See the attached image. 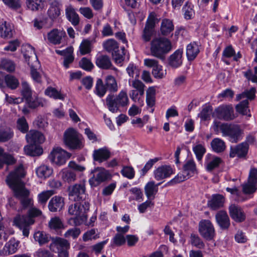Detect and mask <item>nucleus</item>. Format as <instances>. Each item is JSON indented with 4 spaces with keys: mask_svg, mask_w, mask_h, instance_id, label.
Instances as JSON below:
<instances>
[{
    "mask_svg": "<svg viewBox=\"0 0 257 257\" xmlns=\"http://www.w3.org/2000/svg\"><path fill=\"white\" fill-rule=\"evenodd\" d=\"M183 169L189 177L198 173L196 163L193 159L187 160L183 165Z\"/></svg>",
    "mask_w": 257,
    "mask_h": 257,
    "instance_id": "nucleus-38",
    "label": "nucleus"
},
{
    "mask_svg": "<svg viewBox=\"0 0 257 257\" xmlns=\"http://www.w3.org/2000/svg\"><path fill=\"white\" fill-rule=\"evenodd\" d=\"M160 183L156 185L154 181L148 182L145 187V194L149 199H153L158 191V186Z\"/></svg>",
    "mask_w": 257,
    "mask_h": 257,
    "instance_id": "nucleus-37",
    "label": "nucleus"
},
{
    "mask_svg": "<svg viewBox=\"0 0 257 257\" xmlns=\"http://www.w3.org/2000/svg\"><path fill=\"white\" fill-rule=\"evenodd\" d=\"M104 84L108 91L112 93H115L118 91V86L114 77L112 75H107L104 79Z\"/></svg>",
    "mask_w": 257,
    "mask_h": 257,
    "instance_id": "nucleus-36",
    "label": "nucleus"
},
{
    "mask_svg": "<svg viewBox=\"0 0 257 257\" xmlns=\"http://www.w3.org/2000/svg\"><path fill=\"white\" fill-rule=\"evenodd\" d=\"M19 242L15 239H10L4 246L3 249V254L4 255H9L15 253L19 245Z\"/></svg>",
    "mask_w": 257,
    "mask_h": 257,
    "instance_id": "nucleus-31",
    "label": "nucleus"
},
{
    "mask_svg": "<svg viewBox=\"0 0 257 257\" xmlns=\"http://www.w3.org/2000/svg\"><path fill=\"white\" fill-rule=\"evenodd\" d=\"M62 179L66 182L71 183L75 181L76 175L75 172L69 169H64L59 173Z\"/></svg>",
    "mask_w": 257,
    "mask_h": 257,
    "instance_id": "nucleus-40",
    "label": "nucleus"
},
{
    "mask_svg": "<svg viewBox=\"0 0 257 257\" xmlns=\"http://www.w3.org/2000/svg\"><path fill=\"white\" fill-rule=\"evenodd\" d=\"M255 92V88L251 87L250 89L246 90L241 93L236 95V99L237 101H239L245 98H247L236 105L235 108L238 113L243 115H247L248 117L251 116L250 110L248 109V100H252L254 99Z\"/></svg>",
    "mask_w": 257,
    "mask_h": 257,
    "instance_id": "nucleus-4",
    "label": "nucleus"
},
{
    "mask_svg": "<svg viewBox=\"0 0 257 257\" xmlns=\"http://www.w3.org/2000/svg\"><path fill=\"white\" fill-rule=\"evenodd\" d=\"M53 237L44 231H38L34 234V238L40 246H43L51 241Z\"/></svg>",
    "mask_w": 257,
    "mask_h": 257,
    "instance_id": "nucleus-33",
    "label": "nucleus"
},
{
    "mask_svg": "<svg viewBox=\"0 0 257 257\" xmlns=\"http://www.w3.org/2000/svg\"><path fill=\"white\" fill-rule=\"evenodd\" d=\"M45 94L47 96L55 99L64 100L65 97L64 94L61 93L60 91L52 87H48L45 90Z\"/></svg>",
    "mask_w": 257,
    "mask_h": 257,
    "instance_id": "nucleus-46",
    "label": "nucleus"
},
{
    "mask_svg": "<svg viewBox=\"0 0 257 257\" xmlns=\"http://www.w3.org/2000/svg\"><path fill=\"white\" fill-rule=\"evenodd\" d=\"M34 222V220L28 215H18L14 218L13 221L14 224L20 229L24 226H30Z\"/></svg>",
    "mask_w": 257,
    "mask_h": 257,
    "instance_id": "nucleus-26",
    "label": "nucleus"
},
{
    "mask_svg": "<svg viewBox=\"0 0 257 257\" xmlns=\"http://www.w3.org/2000/svg\"><path fill=\"white\" fill-rule=\"evenodd\" d=\"M174 29L173 22L168 19L162 20L160 26L161 34L164 36L169 35Z\"/></svg>",
    "mask_w": 257,
    "mask_h": 257,
    "instance_id": "nucleus-32",
    "label": "nucleus"
},
{
    "mask_svg": "<svg viewBox=\"0 0 257 257\" xmlns=\"http://www.w3.org/2000/svg\"><path fill=\"white\" fill-rule=\"evenodd\" d=\"M199 45L195 42L188 44L186 48V55L189 61L193 60L199 52Z\"/></svg>",
    "mask_w": 257,
    "mask_h": 257,
    "instance_id": "nucleus-35",
    "label": "nucleus"
},
{
    "mask_svg": "<svg viewBox=\"0 0 257 257\" xmlns=\"http://www.w3.org/2000/svg\"><path fill=\"white\" fill-rule=\"evenodd\" d=\"M193 151L196 155L197 160L201 161L203 156L206 152L205 147L201 144H198L193 147Z\"/></svg>",
    "mask_w": 257,
    "mask_h": 257,
    "instance_id": "nucleus-57",
    "label": "nucleus"
},
{
    "mask_svg": "<svg viewBox=\"0 0 257 257\" xmlns=\"http://www.w3.org/2000/svg\"><path fill=\"white\" fill-rule=\"evenodd\" d=\"M109 175L108 172L103 168L97 167L92 170L89 180L91 186H96L107 179Z\"/></svg>",
    "mask_w": 257,
    "mask_h": 257,
    "instance_id": "nucleus-10",
    "label": "nucleus"
},
{
    "mask_svg": "<svg viewBox=\"0 0 257 257\" xmlns=\"http://www.w3.org/2000/svg\"><path fill=\"white\" fill-rule=\"evenodd\" d=\"M25 175L24 167L22 165H20L10 173L6 181L9 186L13 191L14 196L20 200L24 208H27L31 205L32 200L29 197L30 192L25 188V184L22 181V178Z\"/></svg>",
    "mask_w": 257,
    "mask_h": 257,
    "instance_id": "nucleus-1",
    "label": "nucleus"
},
{
    "mask_svg": "<svg viewBox=\"0 0 257 257\" xmlns=\"http://www.w3.org/2000/svg\"><path fill=\"white\" fill-rule=\"evenodd\" d=\"M64 141L65 145L71 149H80L83 147L82 136L73 128L65 132Z\"/></svg>",
    "mask_w": 257,
    "mask_h": 257,
    "instance_id": "nucleus-5",
    "label": "nucleus"
},
{
    "mask_svg": "<svg viewBox=\"0 0 257 257\" xmlns=\"http://www.w3.org/2000/svg\"><path fill=\"white\" fill-rule=\"evenodd\" d=\"M26 138L28 143L33 145L42 144L45 141L44 135L37 131H30L26 135Z\"/></svg>",
    "mask_w": 257,
    "mask_h": 257,
    "instance_id": "nucleus-25",
    "label": "nucleus"
},
{
    "mask_svg": "<svg viewBox=\"0 0 257 257\" xmlns=\"http://www.w3.org/2000/svg\"><path fill=\"white\" fill-rule=\"evenodd\" d=\"M44 0H27L28 8L33 11H38L43 7Z\"/></svg>",
    "mask_w": 257,
    "mask_h": 257,
    "instance_id": "nucleus-56",
    "label": "nucleus"
},
{
    "mask_svg": "<svg viewBox=\"0 0 257 257\" xmlns=\"http://www.w3.org/2000/svg\"><path fill=\"white\" fill-rule=\"evenodd\" d=\"M95 64L99 68L108 69L112 65L109 57L105 55H97L95 58Z\"/></svg>",
    "mask_w": 257,
    "mask_h": 257,
    "instance_id": "nucleus-30",
    "label": "nucleus"
},
{
    "mask_svg": "<svg viewBox=\"0 0 257 257\" xmlns=\"http://www.w3.org/2000/svg\"><path fill=\"white\" fill-rule=\"evenodd\" d=\"M1 68L7 71L12 72L15 69V65L12 61L7 59H3L1 62Z\"/></svg>",
    "mask_w": 257,
    "mask_h": 257,
    "instance_id": "nucleus-60",
    "label": "nucleus"
},
{
    "mask_svg": "<svg viewBox=\"0 0 257 257\" xmlns=\"http://www.w3.org/2000/svg\"><path fill=\"white\" fill-rule=\"evenodd\" d=\"M28 106L31 108H36L39 106H43L45 101L41 98L37 96H32L26 100Z\"/></svg>",
    "mask_w": 257,
    "mask_h": 257,
    "instance_id": "nucleus-49",
    "label": "nucleus"
},
{
    "mask_svg": "<svg viewBox=\"0 0 257 257\" xmlns=\"http://www.w3.org/2000/svg\"><path fill=\"white\" fill-rule=\"evenodd\" d=\"M16 160L11 154L5 153L4 150L0 147V169L3 168L4 164L12 165L16 163Z\"/></svg>",
    "mask_w": 257,
    "mask_h": 257,
    "instance_id": "nucleus-39",
    "label": "nucleus"
},
{
    "mask_svg": "<svg viewBox=\"0 0 257 257\" xmlns=\"http://www.w3.org/2000/svg\"><path fill=\"white\" fill-rule=\"evenodd\" d=\"M223 136H228L229 141L236 143L242 138L243 131L238 125H231L223 123L219 126Z\"/></svg>",
    "mask_w": 257,
    "mask_h": 257,
    "instance_id": "nucleus-6",
    "label": "nucleus"
},
{
    "mask_svg": "<svg viewBox=\"0 0 257 257\" xmlns=\"http://www.w3.org/2000/svg\"><path fill=\"white\" fill-rule=\"evenodd\" d=\"M99 232L97 229L92 228L85 232L82 236L84 241H87L92 239H96L99 237Z\"/></svg>",
    "mask_w": 257,
    "mask_h": 257,
    "instance_id": "nucleus-54",
    "label": "nucleus"
},
{
    "mask_svg": "<svg viewBox=\"0 0 257 257\" xmlns=\"http://www.w3.org/2000/svg\"><path fill=\"white\" fill-rule=\"evenodd\" d=\"M156 18L154 15H150L146 21L141 35L142 41L145 43L150 42L155 35Z\"/></svg>",
    "mask_w": 257,
    "mask_h": 257,
    "instance_id": "nucleus-8",
    "label": "nucleus"
},
{
    "mask_svg": "<svg viewBox=\"0 0 257 257\" xmlns=\"http://www.w3.org/2000/svg\"><path fill=\"white\" fill-rule=\"evenodd\" d=\"M85 182L82 181L69 188V199L74 201H80L86 197Z\"/></svg>",
    "mask_w": 257,
    "mask_h": 257,
    "instance_id": "nucleus-7",
    "label": "nucleus"
},
{
    "mask_svg": "<svg viewBox=\"0 0 257 257\" xmlns=\"http://www.w3.org/2000/svg\"><path fill=\"white\" fill-rule=\"evenodd\" d=\"M104 49L108 52H115L118 49V44L116 41L113 39H109L103 44Z\"/></svg>",
    "mask_w": 257,
    "mask_h": 257,
    "instance_id": "nucleus-52",
    "label": "nucleus"
},
{
    "mask_svg": "<svg viewBox=\"0 0 257 257\" xmlns=\"http://www.w3.org/2000/svg\"><path fill=\"white\" fill-rule=\"evenodd\" d=\"M199 232L201 235L207 240H211L215 235L214 226L209 220H202L200 221Z\"/></svg>",
    "mask_w": 257,
    "mask_h": 257,
    "instance_id": "nucleus-12",
    "label": "nucleus"
},
{
    "mask_svg": "<svg viewBox=\"0 0 257 257\" xmlns=\"http://www.w3.org/2000/svg\"><path fill=\"white\" fill-rule=\"evenodd\" d=\"M216 222L220 228L222 229H227L230 225V219L225 211L220 210L215 215Z\"/></svg>",
    "mask_w": 257,
    "mask_h": 257,
    "instance_id": "nucleus-21",
    "label": "nucleus"
},
{
    "mask_svg": "<svg viewBox=\"0 0 257 257\" xmlns=\"http://www.w3.org/2000/svg\"><path fill=\"white\" fill-rule=\"evenodd\" d=\"M191 244L199 249L204 248L205 244L201 239L197 235L192 234L190 236Z\"/></svg>",
    "mask_w": 257,
    "mask_h": 257,
    "instance_id": "nucleus-64",
    "label": "nucleus"
},
{
    "mask_svg": "<svg viewBox=\"0 0 257 257\" xmlns=\"http://www.w3.org/2000/svg\"><path fill=\"white\" fill-rule=\"evenodd\" d=\"M230 216L236 222H242L245 220L246 215L242 209L235 204H231L229 207Z\"/></svg>",
    "mask_w": 257,
    "mask_h": 257,
    "instance_id": "nucleus-18",
    "label": "nucleus"
},
{
    "mask_svg": "<svg viewBox=\"0 0 257 257\" xmlns=\"http://www.w3.org/2000/svg\"><path fill=\"white\" fill-rule=\"evenodd\" d=\"M156 89L153 87H150L146 92V102L148 106L152 107L154 106L156 100Z\"/></svg>",
    "mask_w": 257,
    "mask_h": 257,
    "instance_id": "nucleus-50",
    "label": "nucleus"
},
{
    "mask_svg": "<svg viewBox=\"0 0 257 257\" xmlns=\"http://www.w3.org/2000/svg\"><path fill=\"white\" fill-rule=\"evenodd\" d=\"M110 152L105 148L95 150L94 151L93 153L94 160L99 163H101L107 160L110 158Z\"/></svg>",
    "mask_w": 257,
    "mask_h": 257,
    "instance_id": "nucleus-29",
    "label": "nucleus"
},
{
    "mask_svg": "<svg viewBox=\"0 0 257 257\" xmlns=\"http://www.w3.org/2000/svg\"><path fill=\"white\" fill-rule=\"evenodd\" d=\"M50 7L47 11V15L49 18L54 21L60 15L61 4L60 1H53L49 2Z\"/></svg>",
    "mask_w": 257,
    "mask_h": 257,
    "instance_id": "nucleus-24",
    "label": "nucleus"
},
{
    "mask_svg": "<svg viewBox=\"0 0 257 257\" xmlns=\"http://www.w3.org/2000/svg\"><path fill=\"white\" fill-rule=\"evenodd\" d=\"M55 191L53 190L44 191L38 194V201L39 203L44 206L48 200L55 194Z\"/></svg>",
    "mask_w": 257,
    "mask_h": 257,
    "instance_id": "nucleus-48",
    "label": "nucleus"
},
{
    "mask_svg": "<svg viewBox=\"0 0 257 257\" xmlns=\"http://www.w3.org/2000/svg\"><path fill=\"white\" fill-rule=\"evenodd\" d=\"M70 157V154L60 148H54L49 155L50 161L58 166L65 164L66 161Z\"/></svg>",
    "mask_w": 257,
    "mask_h": 257,
    "instance_id": "nucleus-9",
    "label": "nucleus"
},
{
    "mask_svg": "<svg viewBox=\"0 0 257 257\" xmlns=\"http://www.w3.org/2000/svg\"><path fill=\"white\" fill-rule=\"evenodd\" d=\"M242 190L245 194H252L257 190V168L250 169L247 182L242 185Z\"/></svg>",
    "mask_w": 257,
    "mask_h": 257,
    "instance_id": "nucleus-11",
    "label": "nucleus"
},
{
    "mask_svg": "<svg viewBox=\"0 0 257 257\" xmlns=\"http://www.w3.org/2000/svg\"><path fill=\"white\" fill-rule=\"evenodd\" d=\"M129 104V99L126 90H121L117 95L108 94L105 98V104L108 109L112 113L121 112Z\"/></svg>",
    "mask_w": 257,
    "mask_h": 257,
    "instance_id": "nucleus-2",
    "label": "nucleus"
},
{
    "mask_svg": "<svg viewBox=\"0 0 257 257\" xmlns=\"http://www.w3.org/2000/svg\"><path fill=\"white\" fill-rule=\"evenodd\" d=\"M65 14L67 20L74 26H76L79 23V17L75 9L69 5L65 9Z\"/></svg>",
    "mask_w": 257,
    "mask_h": 257,
    "instance_id": "nucleus-28",
    "label": "nucleus"
},
{
    "mask_svg": "<svg viewBox=\"0 0 257 257\" xmlns=\"http://www.w3.org/2000/svg\"><path fill=\"white\" fill-rule=\"evenodd\" d=\"M183 11L184 13V17L186 19H190L194 14L193 5L188 2L186 3L183 8Z\"/></svg>",
    "mask_w": 257,
    "mask_h": 257,
    "instance_id": "nucleus-58",
    "label": "nucleus"
},
{
    "mask_svg": "<svg viewBox=\"0 0 257 257\" xmlns=\"http://www.w3.org/2000/svg\"><path fill=\"white\" fill-rule=\"evenodd\" d=\"M211 147L212 150L217 153L223 152L226 148L225 142L219 138L213 139L211 142Z\"/></svg>",
    "mask_w": 257,
    "mask_h": 257,
    "instance_id": "nucleus-42",
    "label": "nucleus"
},
{
    "mask_svg": "<svg viewBox=\"0 0 257 257\" xmlns=\"http://www.w3.org/2000/svg\"><path fill=\"white\" fill-rule=\"evenodd\" d=\"M221 163V159L213 155L208 154L205 156L204 164L206 170L208 172H211L218 167Z\"/></svg>",
    "mask_w": 257,
    "mask_h": 257,
    "instance_id": "nucleus-20",
    "label": "nucleus"
},
{
    "mask_svg": "<svg viewBox=\"0 0 257 257\" xmlns=\"http://www.w3.org/2000/svg\"><path fill=\"white\" fill-rule=\"evenodd\" d=\"M13 34V27L6 21L0 23V36L4 38H10Z\"/></svg>",
    "mask_w": 257,
    "mask_h": 257,
    "instance_id": "nucleus-34",
    "label": "nucleus"
},
{
    "mask_svg": "<svg viewBox=\"0 0 257 257\" xmlns=\"http://www.w3.org/2000/svg\"><path fill=\"white\" fill-rule=\"evenodd\" d=\"M53 173V170L47 165H41L36 170L37 176L41 178H46L49 177Z\"/></svg>",
    "mask_w": 257,
    "mask_h": 257,
    "instance_id": "nucleus-45",
    "label": "nucleus"
},
{
    "mask_svg": "<svg viewBox=\"0 0 257 257\" xmlns=\"http://www.w3.org/2000/svg\"><path fill=\"white\" fill-rule=\"evenodd\" d=\"M5 81L8 87L11 89H16L19 85V81L15 76L7 75L5 77Z\"/></svg>",
    "mask_w": 257,
    "mask_h": 257,
    "instance_id": "nucleus-53",
    "label": "nucleus"
},
{
    "mask_svg": "<svg viewBox=\"0 0 257 257\" xmlns=\"http://www.w3.org/2000/svg\"><path fill=\"white\" fill-rule=\"evenodd\" d=\"M21 92L23 98L26 100L32 96V90L29 84L26 81H23L22 83Z\"/></svg>",
    "mask_w": 257,
    "mask_h": 257,
    "instance_id": "nucleus-55",
    "label": "nucleus"
},
{
    "mask_svg": "<svg viewBox=\"0 0 257 257\" xmlns=\"http://www.w3.org/2000/svg\"><path fill=\"white\" fill-rule=\"evenodd\" d=\"M224 198L221 195H213L211 200L209 202L210 207L213 210H216L223 206Z\"/></svg>",
    "mask_w": 257,
    "mask_h": 257,
    "instance_id": "nucleus-43",
    "label": "nucleus"
},
{
    "mask_svg": "<svg viewBox=\"0 0 257 257\" xmlns=\"http://www.w3.org/2000/svg\"><path fill=\"white\" fill-rule=\"evenodd\" d=\"M64 206V199L62 197L55 196L48 203V208L51 212L60 211Z\"/></svg>",
    "mask_w": 257,
    "mask_h": 257,
    "instance_id": "nucleus-27",
    "label": "nucleus"
},
{
    "mask_svg": "<svg viewBox=\"0 0 257 257\" xmlns=\"http://www.w3.org/2000/svg\"><path fill=\"white\" fill-rule=\"evenodd\" d=\"M89 206V203L87 201L81 203H75L69 206L68 213L75 217H85Z\"/></svg>",
    "mask_w": 257,
    "mask_h": 257,
    "instance_id": "nucleus-13",
    "label": "nucleus"
},
{
    "mask_svg": "<svg viewBox=\"0 0 257 257\" xmlns=\"http://www.w3.org/2000/svg\"><path fill=\"white\" fill-rule=\"evenodd\" d=\"M244 76L249 81L257 83V66L254 67V72L251 70L248 69L243 72Z\"/></svg>",
    "mask_w": 257,
    "mask_h": 257,
    "instance_id": "nucleus-62",
    "label": "nucleus"
},
{
    "mask_svg": "<svg viewBox=\"0 0 257 257\" xmlns=\"http://www.w3.org/2000/svg\"><path fill=\"white\" fill-rule=\"evenodd\" d=\"M212 111V109L211 106L209 105L203 106L201 111L198 114V116L202 120H206L210 118Z\"/></svg>",
    "mask_w": 257,
    "mask_h": 257,
    "instance_id": "nucleus-61",
    "label": "nucleus"
},
{
    "mask_svg": "<svg viewBox=\"0 0 257 257\" xmlns=\"http://www.w3.org/2000/svg\"><path fill=\"white\" fill-rule=\"evenodd\" d=\"M248 148V145L246 142H242L235 146H231L230 148L229 156L230 158H244L247 154Z\"/></svg>",
    "mask_w": 257,
    "mask_h": 257,
    "instance_id": "nucleus-17",
    "label": "nucleus"
},
{
    "mask_svg": "<svg viewBox=\"0 0 257 257\" xmlns=\"http://www.w3.org/2000/svg\"><path fill=\"white\" fill-rule=\"evenodd\" d=\"M66 36L64 31L53 29L47 34V39L49 42L54 45H59L62 40Z\"/></svg>",
    "mask_w": 257,
    "mask_h": 257,
    "instance_id": "nucleus-19",
    "label": "nucleus"
},
{
    "mask_svg": "<svg viewBox=\"0 0 257 257\" xmlns=\"http://www.w3.org/2000/svg\"><path fill=\"white\" fill-rule=\"evenodd\" d=\"M126 72L128 75L135 79H138L140 75V70L133 64H130L126 68Z\"/></svg>",
    "mask_w": 257,
    "mask_h": 257,
    "instance_id": "nucleus-59",
    "label": "nucleus"
},
{
    "mask_svg": "<svg viewBox=\"0 0 257 257\" xmlns=\"http://www.w3.org/2000/svg\"><path fill=\"white\" fill-rule=\"evenodd\" d=\"M172 49L170 41L165 38H155L151 42L150 52L152 56L164 60L166 55Z\"/></svg>",
    "mask_w": 257,
    "mask_h": 257,
    "instance_id": "nucleus-3",
    "label": "nucleus"
},
{
    "mask_svg": "<svg viewBox=\"0 0 257 257\" xmlns=\"http://www.w3.org/2000/svg\"><path fill=\"white\" fill-rule=\"evenodd\" d=\"M23 51V55L25 57L26 61L28 62V64H30V59L34 57V58L37 59L35 51L32 46L30 45H27L25 46Z\"/></svg>",
    "mask_w": 257,
    "mask_h": 257,
    "instance_id": "nucleus-51",
    "label": "nucleus"
},
{
    "mask_svg": "<svg viewBox=\"0 0 257 257\" xmlns=\"http://www.w3.org/2000/svg\"><path fill=\"white\" fill-rule=\"evenodd\" d=\"M145 91L132 90L130 94L131 98L135 102L139 103L143 102L142 98L143 97Z\"/></svg>",
    "mask_w": 257,
    "mask_h": 257,
    "instance_id": "nucleus-63",
    "label": "nucleus"
},
{
    "mask_svg": "<svg viewBox=\"0 0 257 257\" xmlns=\"http://www.w3.org/2000/svg\"><path fill=\"white\" fill-rule=\"evenodd\" d=\"M108 89L106 88V86L102 80L98 78L96 80L94 93L99 97H103L106 94Z\"/></svg>",
    "mask_w": 257,
    "mask_h": 257,
    "instance_id": "nucleus-44",
    "label": "nucleus"
},
{
    "mask_svg": "<svg viewBox=\"0 0 257 257\" xmlns=\"http://www.w3.org/2000/svg\"><path fill=\"white\" fill-rule=\"evenodd\" d=\"M24 151L26 154L30 156H39L43 152L42 148L31 144L25 147Z\"/></svg>",
    "mask_w": 257,
    "mask_h": 257,
    "instance_id": "nucleus-41",
    "label": "nucleus"
},
{
    "mask_svg": "<svg viewBox=\"0 0 257 257\" xmlns=\"http://www.w3.org/2000/svg\"><path fill=\"white\" fill-rule=\"evenodd\" d=\"M182 49H178L170 56L168 59L169 66L174 68H177L182 64Z\"/></svg>",
    "mask_w": 257,
    "mask_h": 257,
    "instance_id": "nucleus-23",
    "label": "nucleus"
},
{
    "mask_svg": "<svg viewBox=\"0 0 257 257\" xmlns=\"http://www.w3.org/2000/svg\"><path fill=\"white\" fill-rule=\"evenodd\" d=\"M14 136V133L9 127H0V142H6L11 140Z\"/></svg>",
    "mask_w": 257,
    "mask_h": 257,
    "instance_id": "nucleus-47",
    "label": "nucleus"
},
{
    "mask_svg": "<svg viewBox=\"0 0 257 257\" xmlns=\"http://www.w3.org/2000/svg\"><path fill=\"white\" fill-rule=\"evenodd\" d=\"M214 114L219 119L225 120H232L234 118L233 109L229 105H220L215 108Z\"/></svg>",
    "mask_w": 257,
    "mask_h": 257,
    "instance_id": "nucleus-15",
    "label": "nucleus"
},
{
    "mask_svg": "<svg viewBox=\"0 0 257 257\" xmlns=\"http://www.w3.org/2000/svg\"><path fill=\"white\" fill-rule=\"evenodd\" d=\"M174 173L172 167L167 165L159 167L154 172L155 178L157 180L168 178Z\"/></svg>",
    "mask_w": 257,
    "mask_h": 257,
    "instance_id": "nucleus-22",
    "label": "nucleus"
},
{
    "mask_svg": "<svg viewBox=\"0 0 257 257\" xmlns=\"http://www.w3.org/2000/svg\"><path fill=\"white\" fill-rule=\"evenodd\" d=\"M144 64L146 66L152 67V74L156 78H162L166 73L163 69L162 66L158 64V61L154 59H145Z\"/></svg>",
    "mask_w": 257,
    "mask_h": 257,
    "instance_id": "nucleus-16",
    "label": "nucleus"
},
{
    "mask_svg": "<svg viewBox=\"0 0 257 257\" xmlns=\"http://www.w3.org/2000/svg\"><path fill=\"white\" fill-rule=\"evenodd\" d=\"M70 244L68 241L59 237H53L49 245L51 251L58 253L70 248Z\"/></svg>",
    "mask_w": 257,
    "mask_h": 257,
    "instance_id": "nucleus-14",
    "label": "nucleus"
}]
</instances>
